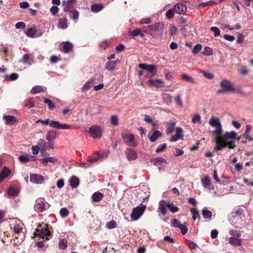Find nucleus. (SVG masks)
<instances>
[{"label":"nucleus","instance_id":"2f4dec72","mask_svg":"<svg viewBox=\"0 0 253 253\" xmlns=\"http://www.w3.org/2000/svg\"><path fill=\"white\" fill-rule=\"evenodd\" d=\"M37 32L36 27H31L28 28L26 32V34L27 36L31 38H34Z\"/></svg>","mask_w":253,"mask_h":253},{"label":"nucleus","instance_id":"3c124183","mask_svg":"<svg viewBox=\"0 0 253 253\" xmlns=\"http://www.w3.org/2000/svg\"><path fill=\"white\" fill-rule=\"evenodd\" d=\"M177 28L173 25H171L169 28V33L171 36H173L176 34Z\"/></svg>","mask_w":253,"mask_h":253},{"label":"nucleus","instance_id":"20e7f679","mask_svg":"<svg viewBox=\"0 0 253 253\" xmlns=\"http://www.w3.org/2000/svg\"><path fill=\"white\" fill-rule=\"evenodd\" d=\"M121 136L124 143L127 146L135 147L138 145V143L135 140L134 136L133 134H127L126 133H122Z\"/></svg>","mask_w":253,"mask_h":253},{"label":"nucleus","instance_id":"39448f33","mask_svg":"<svg viewBox=\"0 0 253 253\" xmlns=\"http://www.w3.org/2000/svg\"><path fill=\"white\" fill-rule=\"evenodd\" d=\"M45 227L42 229L37 228L34 233V236L35 237H39L43 239L44 238L46 240L49 239V237L51 235V232L48 229V225L45 224Z\"/></svg>","mask_w":253,"mask_h":253},{"label":"nucleus","instance_id":"ea45409f","mask_svg":"<svg viewBox=\"0 0 253 253\" xmlns=\"http://www.w3.org/2000/svg\"><path fill=\"white\" fill-rule=\"evenodd\" d=\"M36 246L37 247L39 251L45 250L46 248L44 244V241L37 242L36 243Z\"/></svg>","mask_w":253,"mask_h":253},{"label":"nucleus","instance_id":"cd10ccee","mask_svg":"<svg viewBox=\"0 0 253 253\" xmlns=\"http://www.w3.org/2000/svg\"><path fill=\"white\" fill-rule=\"evenodd\" d=\"M104 197V195L99 192H95L92 195L93 202H98L101 201Z\"/></svg>","mask_w":253,"mask_h":253},{"label":"nucleus","instance_id":"6e6d98bb","mask_svg":"<svg viewBox=\"0 0 253 253\" xmlns=\"http://www.w3.org/2000/svg\"><path fill=\"white\" fill-rule=\"evenodd\" d=\"M174 10H172V9H170L167 11L166 14V16L168 19H171L174 16Z\"/></svg>","mask_w":253,"mask_h":253},{"label":"nucleus","instance_id":"ddd939ff","mask_svg":"<svg viewBox=\"0 0 253 253\" xmlns=\"http://www.w3.org/2000/svg\"><path fill=\"white\" fill-rule=\"evenodd\" d=\"M34 209L38 212H42L45 210V204L42 200L36 201L34 206Z\"/></svg>","mask_w":253,"mask_h":253},{"label":"nucleus","instance_id":"b1692460","mask_svg":"<svg viewBox=\"0 0 253 253\" xmlns=\"http://www.w3.org/2000/svg\"><path fill=\"white\" fill-rule=\"evenodd\" d=\"M202 183L204 187L211 189V181L209 177L205 176L202 179Z\"/></svg>","mask_w":253,"mask_h":253},{"label":"nucleus","instance_id":"bf43d9fd","mask_svg":"<svg viewBox=\"0 0 253 253\" xmlns=\"http://www.w3.org/2000/svg\"><path fill=\"white\" fill-rule=\"evenodd\" d=\"M211 30L214 32V36L215 37L218 36L220 35V31L219 29L216 27H211L210 28Z\"/></svg>","mask_w":253,"mask_h":253},{"label":"nucleus","instance_id":"e2e57ef3","mask_svg":"<svg viewBox=\"0 0 253 253\" xmlns=\"http://www.w3.org/2000/svg\"><path fill=\"white\" fill-rule=\"evenodd\" d=\"M58 11L59 8L56 6H52L50 9V11L53 15H56Z\"/></svg>","mask_w":253,"mask_h":253},{"label":"nucleus","instance_id":"8fccbe9b","mask_svg":"<svg viewBox=\"0 0 253 253\" xmlns=\"http://www.w3.org/2000/svg\"><path fill=\"white\" fill-rule=\"evenodd\" d=\"M106 227L109 229L115 228L117 227V223L115 221L112 220L107 223Z\"/></svg>","mask_w":253,"mask_h":253},{"label":"nucleus","instance_id":"f3484780","mask_svg":"<svg viewBox=\"0 0 253 253\" xmlns=\"http://www.w3.org/2000/svg\"><path fill=\"white\" fill-rule=\"evenodd\" d=\"M119 60L109 61L105 64V68L108 70H114L116 69L118 64L119 63Z\"/></svg>","mask_w":253,"mask_h":253},{"label":"nucleus","instance_id":"473e14b6","mask_svg":"<svg viewBox=\"0 0 253 253\" xmlns=\"http://www.w3.org/2000/svg\"><path fill=\"white\" fill-rule=\"evenodd\" d=\"M103 5L102 4H94L91 6V10L92 12H98L101 10L103 8Z\"/></svg>","mask_w":253,"mask_h":253},{"label":"nucleus","instance_id":"09e8293b","mask_svg":"<svg viewBox=\"0 0 253 253\" xmlns=\"http://www.w3.org/2000/svg\"><path fill=\"white\" fill-rule=\"evenodd\" d=\"M212 53H213V51H212V49L211 47H208V46L205 47L204 51L203 52V54H204L205 55L209 56V55L212 54Z\"/></svg>","mask_w":253,"mask_h":253},{"label":"nucleus","instance_id":"49530a36","mask_svg":"<svg viewBox=\"0 0 253 253\" xmlns=\"http://www.w3.org/2000/svg\"><path fill=\"white\" fill-rule=\"evenodd\" d=\"M59 246L60 249L62 250H65L67 247V241L65 239H62L60 240Z\"/></svg>","mask_w":253,"mask_h":253},{"label":"nucleus","instance_id":"13d9d810","mask_svg":"<svg viewBox=\"0 0 253 253\" xmlns=\"http://www.w3.org/2000/svg\"><path fill=\"white\" fill-rule=\"evenodd\" d=\"M202 45L200 44H196L192 51V52L194 54H195L199 52L201 49H202Z\"/></svg>","mask_w":253,"mask_h":253},{"label":"nucleus","instance_id":"4be33fe9","mask_svg":"<svg viewBox=\"0 0 253 253\" xmlns=\"http://www.w3.org/2000/svg\"><path fill=\"white\" fill-rule=\"evenodd\" d=\"M46 90V88L45 87L36 85L34 86L31 90V93L36 94L39 92H45Z\"/></svg>","mask_w":253,"mask_h":253},{"label":"nucleus","instance_id":"a211bd4d","mask_svg":"<svg viewBox=\"0 0 253 253\" xmlns=\"http://www.w3.org/2000/svg\"><path fill=\"white\" fill-rule=\"evenodd\" d=\"M40 162H41L44 166H46L48 164V162L55 164L58 162V160L57 158L53 157H46L43 159H40Z\"/></svg>","mask_w":253,"mask_h":253},{"label":"nucleus","instance_id":"69168bd1","mask_svg":"<svg viewBox=\"0 0 253 253\" xmlns=\"http://www.w3.org/2000/svg\"><path fill=\"white\" fill-rule=\"evenodd\" d=\"M202 72L204 76L207 79H212L214 77L213 75L211 73L206 72L205 71H203Z\"/></svg>","mask_w":253,"mask_h":253},{"label":"nucleus","instance_id":"c03bdc74","mask_svg":"<svg viewBox=\"0 0 253 253\" xmlns=\"http://www.w3.org/2000/svg\"><path fill=\"white\" fill-rule=\"evenodd\" d=\"M183 130L181 127H177L176 129V134L175 135L178 138L179 137V140H182L183 139V135L182 134Z\"/></svg>","mask_w":253,"mask_h":253},{"label":"nucleus","instance_id":"680f3d73","mask_svg":"<svg viewBox=\"0 0 253 253\" xmlns=\"http://www.w3.org/2000/svg\"><path fill=\"white\" fill-rule=\"evenodd\" d=\"M5 78H9L10 81H14L18 79V75L17 73H12L9 76L6 75Z\"/></svg>","mask_w":253,"mask_h":253},{"label":"nucleus","instance_id":"393cba45","mask_svg":"<svg viewBox=\"0 0 253 253\" xmlns=\"http://www.w3.org/2000/svg\"><path fill=\"white\" fill-rule=\"evenodd\" d=\"M10 173V170L6 167H4L0 173V182L2 181L6 177H7Z\"/></svg>","mask_w":253,"mask_h":253},{"label":"nucleus","instance_id":"052dcab7","mask_svg":"<svg viewBox=\"0 0 253 253\" xmlns=\"http://www.w3.org/2000/svg\"><path fill=\"white\" fill-rule=\"evenodd\" d=\"M214 3L215 2L214 1L211 0L205 2H202L199 4V6L202 7H205L206 6L212 5L213 4H214Z\"/></svg>","mask_w":253,"mask_h":253},{"label":"nucleus","instance_id":"864d4df0","mask_svg":"<svg viewBox=\"0 0 253 253\" xmlns=\"http://www.w3.org/2000/svg\"><path fill=\"white\" fill-rule=\"evenodd\" d=\"M154 163L155 165H156L158 163L162 164L164 163H166V161L162 157H158L153 160Z\"/></svg>","mask_w":253,"mask_h":253},{"label":"nucleus","instance_id":"1a4fd4ad","mask_svg":"<svg viewBox=\"0 0 253 253\" xmlns=\"http://www.w3.org/2000/svg\"><path fill=\"white\" fill-rule=\"evenodd\" d=\"M60 49L64 53H69L73 50V45L69 42H63L60 44Z\"/></svg>","mask_w":253,"mask_h":253},{"label":"nucleus","instance_id":"423d86ee","mask_svg":"<svg viewBox=\"0 0 253 253\" xmlns=\"http://www.w3.org/2000/svg\"><path fill=\"white\" fill-rule=\"evenodd\" d=\"M146 207V206L140 204L136 208H133L130 215L131 219L133 220L138 219L144 213Z\"/></svg>","mask_w":253,"mask_h":253},{"label":"nucleus","instance_id":"a19ab883","mask_svg":"<svg viewBox=\"0 0 253 253\" xmlns=\"http://www.w3.org/2000/svg\"><path fill=\"white\" fill-rule=\"evenodd\" d=\"M167 207L169 208L170 211L172 213H175L178 211V208L176 206H174L172 203H167Z\"/></svg>","mask_w":253,"mask_h":253},{"label":"nucleus","instance_id":"4d7b16f0","mask_svg":"<svg viewBox=\"0 0 253 253\" xmlns=\"http://www.w3.org/2000/svg\"><path fill=\"white\" fill-rule=\"evenodd\" d=\"M111 123L114 126H117L118 125V118L116 115L111 116Z\"/></svg>","mask_w":253,"mask_h":253},{"label":"nucleus","instance_id":"f03ea898","mask_svg":"<svg viewBox=\"0 0 253 253\" xmlns=\"http://www.w3.org/2000/svg\"><path fill=\"white\" fill-rule=\"evenodd\" d=\"M42 124L44 126L49 125V126L52 128L56 129H70L73 128V126L68 124H61L59 122L49 120V119H47L45 120H42Z\"/></svg>","mask_w":253,"mask_h":253},{"label":"nucleus","instance_id":"338daca9","mask_svg":"<svg viewBox=\"0 0 253 253\" xmlns=\"http://www.w3.org/2000/svg\"><path fill=\"white\" fill-rule=\"evenodd\" d=\"M151 22V19L150 18H142L139 21V24H149Z\"/></svg>","mask_w":253,"mask_h":253},{"label":"nucleus","instance_id":"7ed1b4c3","mask_svg":"<svg viewBox=\"0 0 253 253\" xmlns=\"http://www.w3.org/2000/svg\"><path fill=\"white\" fill-rule=\"evenodd\" d=\"M221 89L217 91L218 93H222L223 92H235V89L233 84L227 80H223L220 82Z\"/></svg>","mask_w":253,"mask_h":253},{"label":"nucleus","instance_id":"58836bf2","mask_svg":"<svg viewBox=\"0 0 253 253\" xmlns=\"http://www.w3.org/2000/svg\"><path fill=\"white\" fill-rule=\"evenodd\" d=\"M190 211L192 213V218L194 220H196V218H198L199 219L200 218L199 213L196 209L191 208L190 209Z\"/></svg>","mask_w":253,"mask_h":253},{"label":"nucleus","instance_id":"f704fd0d","mask_svg":"<svg viewBox=\"0 0 253 253\" xmlns=\"http://www.w3.org/2000/svg\"><path fill=\"white\" fill-rule=\"evenodd\" d=\"M229 243L233 245L239 246L241 244V240L235 237H230Z\"/></svg>","mask_w":253,"mask_h":253},{"label":"nucleus","instance_id":"0eeeda50","mask_svg":"<svg viewBox=\"0 0 253 253\" xmlns=\"http://www.w3.org/2000/svg\"><path fill=\"white\" fill-rule=\"evenodd\" d=\"M88 133L94 139H100L102 137L103 129L98 126H91L88 130Z\"/></svg>","mask_w":253,"mask_h":253},{"label":"nucleus","instance_id":"6e6552de","mask_svg":"<svg viewBox=\"0 0 253 253\" xmlns=\"http://www.w3.org/2000/svg\"><path fill=\"white\" fill-rule=\"evenodd\" d=\"M138 66L140 68L145 70L151 74L152 76H155L157 73V68L154 65H147L144 63H140L138 65Z\"/></svg>","mask_w":253,"mask_h":253},{"label":"nucleus","instance_id":"4468645a","mask_svg":"<svg viewBox=\"0 0 253 253\" xmlns=\"http://www.w3.org/2000/svg\"><path fill=\"white\" fill-rule=\"evenodd\" d=\"M174 9L177 13L184 14L187 11V7L184 4L178 3L174 6Z\"/></svg>","mask_w":253,"mask_h":253},{"label":"nucleus","instance_id":"a18cd8bd","mask_svg":"<svg viewBox=\"0 0 253 253\" xmlns=\"http://www.w3.org/2000/svg\"><path fill=\"white\" fill-rule=\"evenodd\" d=\"M69 212L66 208H61L60 211V214L62 217L65 218L69 215Z\"/></svg>","mask_w":253,"mask_h":253},{"label":"nucleus","instance_id":"79ce46f5","mask_svg":"<svg viewBox=\"0 0 253 253\" xmlns=\"http://www.w3.org/2000/svg\"><path fill=\"white\" fill-rule=\"evenodd\" d=\"M18 192L19 191L17 189L11 187H9L7 189V194L10 196H15Z\"/></svg>","mask_w":253,"mask_h":253},{"label":"nucleus","instance_id":"7c9ffc66","mask_svg":"<svg viewBox=\"0 0 253 253\" xmlns=\"http://www.w3.org/2000/svg\"><path fill=\"white\" fill-rule=\"evenodd\" d=\"M35 101L33 98H29L24 101V105L30 108L35 106Z\"/></svg>","mask_w":253,"mask_h":253},{"label":"nucleus","instance_id":"4c0bfd02","mask_svg":"<svg viewBox=\"0 0 253 253\" xmlns=\"http://www.w3.org/2000/svg\"><path fill=\"white\" fill-rule=\"evenodd\" d=\"M43 102L45 104L47 105L48 108L50 110H52L55 108V104L51 101V100L47 98H44Z\"/></svg>","mask_w":253,"mask_h":253},{"label":"nucleus","instance_id":"f257e3e1","mask_svg":"<svg viewBox=\"0 0 253 253\" xmlns=\"http://www.w3.org/2000/svg\"><path fill=\"white\" fill-rule=\"evenodd\" d=\"M209 124L215 127V130L212 131L216 138L215 139L216 145L213 148L215 152L223 150L226 147L229 149H233L236 147L235 144V140H240V138H237V133L234 131H226L222 135V125L218 118L212 116L209 121Z\"/></svg>","mask_w":253,"mask_h":253},{"label":"nucleus","instance_id":"603ef678","mask_svg":"<svg viewBox=\"0 0 253 253\" xmlns=\"http://www.w3.org/2000/svg\"><path fill=\"white\" fill-rule=\"evenodd\" d=\"M109 44L110 43L108 41L104 40L100 43L99 46L100 47L105 49L109 46Z\"/></svg>","mask_w":253,"mask_h":253},{"label":"nucleus","instance_id":"a878e982","mask_svg":"<svg viewBox=\"0 0 253 253\" xmlns=\"http://www.w3.org/2000/svg\"><path fill=\"white\" fill-rule=\"evenodd\" d=\"M129 33L130 35L133 37L137 36H139L141 38H143L144 37V34L143 33L142 31L138 28L135 29L131 31H130Z\"/></svg>","mask_w":253,"mask_h":253},{"label":"nucleus","instance_id":"72a5a7b5","mask_svg":"<svg viewBox=\"0 0 253 253\" xmlns=\"http://www.w3.org/2000/svg\"><path fill=\"white\" fill-rule=\"evenodd\" d=\"M202 214L205 219H211L212 216V213L211 211L208 210L206 208H204L202 210Z\"/></svg>","mask_w":253,"mask_h":253},{"label":"nucleus","instance_id":"0e129e2a","mask_svg":"<svg viewBox=\"0 0 253 253\" xmlns=\"http://www.w3.org/2000/svg\"><path fill=\"white\" fill-rule=\"evenodd\" d=\"M167 144H163L161 145L159 148L156 150V152L157 153L164 151L167 148Z\"/></svg>","mask_w":253,"mask_h":253},{"label":"nucleus","instance_id":"774afa93","mask_svg":"<svg viewBox=\"0 0 253 253\" xmlns=\"http://www.w3.org/2000/svg\"><path fill=\"white\" fill-rule=\"evenodd\" d=\"M180 229L181 233L182 235H185L188 231V228L185 225L181 224L179 228Z\"/></svg>","mask_w":253,"mask_h":253},{"label":"nucleus","instance_id":"6ab92c4d","mask_svg":"<svg viewBox=\"0 0 253 253\" xmlns=\"http://www.w3.org/2000/svg\"><path fill=\"white\" fill-rule=\"evenodd\" d=\"M167 202L164 200H162L160 202L159 204L158 210L161 212L163 215H165L167 213V209L166 208Z\"/></svg>","mask_w":253,"mask_h":253},{"label":"nucleus","instance_id":"5fc2aeb1","mask_svg":"<svg viewBox=\"0 0 253 253\" xmlns=\"http://www.w3.org/2000/svg\"><path fill=\"white\" fill-rule=\"evenodd\" d=\"M244 211L241 208H238L235 211V215L236 216L238 217H240V218H242V216L243 215Z\"/></svg>","mask_w":253,"mask_h":253},{"label":"nucleus","instance_id":"5701e85b","mask_svg":"<svg viewBox=\"0 0 253 253\" xmlns=\"http://www.w3.org/2000/svg\"><path fill=\"white\" fill-rule=\"evenodd\" d=\"M162 133L159 130H155L153 132L151 136L149 137V140L151 142H154L157 139L162 136Z\"/></svg>","mask_w":253,"mask_h":253},{"label":"nucleus","instance_id":"aec40b11","mask_svg":"<svg viewBox=\"0 0 253 253\" xmlns=\"http://www.w3.org/2000/svg\"><path fill=\"white\" fill-rule=\"evenodd\" d=\"M57 27L61 29H66L68 27V20L65 17L60 18L58 20Z\"/></svg>","mask_w":253,"mask_h":253},{"label":"nucleus","instance_id":"c85d7f7f","mask_svg":"<svg viewBox=\"0 0 253 253\" xmlns=\"http://www.w3.org/2000/svg\"><path fill=\"white\" fill-rule=\"evenodd\" d=\"M56 137L57 134L56 131L49 130L46 133V139L50 142L51 140L55 139Z\"/></svg>","mask_w":253,"mask_h":253},{"label":"nucleus","instance_id":"2eb2a0df","mask_svg":"<svg viewBox=\"0 0 253 253\" xmlns=\"http://www.w3.org/2000/svg\"><path fill=\"white\" fill-rule=\"evenodd\" d=\"M164 28V24L161 22H158L154 24L148 26V28H149L150 31L152 32H156L159 29L163 30Z\"/></svg>","mask_w":253,"mask_h":253},{"label":"nucleus","instance_id":"bb28decb","mask_svg":"<svg viewBox=\"0 0 253 253\" xmlns=\"http://www.w3.org/2000/svg\"><path fill=\"white\" fill-rule=\"evenodd\" d=\"M70 185L73 188H75L77 187L79 184V179L75 176H73L69 180Z\"/></svg>","mask_w":253,"mask_h":253},{"label":"nucleus","instance_id":"e433bc0d","mask_svg":"<svg viewBox=\"0 0 253 253\" xmlns=\"http://www.w3.org/2000/svg\"><path fill=\"white\" fill-rule=\"evenodd\" d=\"M69 12L71 18L75 20L78 19L79 13L77 10H70Z\"/></svg>","mask_w":253,"mask_h":253},{"label":"nucleus","instance_id":"f8f14e48","mask_svg":"<svg viewBox=\"0 0 253 253\" xmlns=\"http://www.w3.org/2000/svg\"><path fill=\"white\" fill-rule=\"evenodd\" d=\"M44 180V179L42 175L38 174H32L30 175V181L33 183H42Z\"/></svg>","mask_w":253,"mask_h":253},{"label":"nucleus","instance_id":"de8ad7c7","mask_svg":"<svg viewBox=\"0 0 253 253\" xmlns=\"http://www.w3.org/2000/svg\"><path fill=\"white\" fill-rule=\"evenodd\" d=\"M91 81H89L87 83H86L82 87V91L84 92L88 90L91 87Z\"/></svg>","mask_w":253,"mask_h":253},{"label":"nucleus","instance_id":"9d476101","mask_svg":"<svg viewBox=\"0 0 253 253\" xmlns=\"http://www.w3.org/2000/svg\"><path fill=\"white\" fill-rule=\"evenodd\" d=\"M76 0H63L62 2V5L63 7V10L64 12H69L70 9L72 8L76 3Z\"/></svg>","mask_w":253,"mask_h":253},{"label":"nucleus","instance_id":"c9c22d12","mask_svg":"<svg viewBox=\"0 0 253 253\" xmlns=\"http://www.w3.org/2000/svg\"><path fill=\"white\" fill-rule=\"evenodd\" d=\"M181 78L182 80H185L186 82H190L193 84H196V82L192 77L188 76L186 74H182Z\"/></svg>","mask_w":253,"mask_h":253},{"label":"nucleus","instance_id":"9b49d317","mask_svg":"<svg viewBox=\"0 0 253 253\" xmlns=\"http://www.w3.org/2000/svg\"><path fill=\"white\" fill-rule=\"evenodd\" d=\"M125 154L128 161H133L137 158L136 152L131 148H126L125 151Z\"/></svg>","mask_w":253,"mask_h":253},{"label":"nucleus","instance_id":"412c9836","mask_svg":"<svg viewBox=\"0 0 253 253\" xmlns=\"http://www.w3.org/2000/svg\"><path fill=\"white\" fill-rule=\"evenodd\" d=\"M3 119L6 122V124L8 125H14L17 122L16 118L13 116H4Z\"/></svg>","mask_w":253,"mask_h":253},{"label":"nucleus","instance_id":"dca6fc26","mask_svg":"<svg viewBox=\"0 0 253 253\" xmlns=\"http://www.w3.org/2000/svg\"><path fill=\"white\" fill-rule=\"evenodd\" d=\"M146 83L150 86L154 85L157 88L164 86L163 81L161 80H149Z\"/></svg>","mask_w":253,"mask_h":253},{"label":"nucleus","instance_id":"c756f323","mask_svg":"<svg viewBox=\"0 0 253 253\" xmlns=\"http://www.w3.org/2000/svg\"><path fill=\"white\" fill-rule=\"evenodd\" d=\"M32 158L33 157L32 156L26 154L25 155L20 156L18 157V160L21 162L25 163L30 161Z\"/></svg>","mask_w":253,"mask_h":253},{"label":"nucleus","instance_id":"37998d69","mask_svg":"<svg viewBox=\"0 0 253 253\" xmlns=\"http://www.w3.org/2000/svg\"><path fill=\"white\" fill-rule=\"evenodd\" d=\"M175 125V123L174 122H171L169 124L167 128V133L168 134L171 133L174 131Z\"/></svg>","mask_w":253,"mask_h":253}]
</instances>
